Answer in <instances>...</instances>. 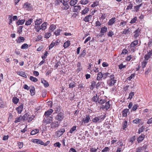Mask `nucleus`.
<instances>
[{"label": "nucleus", "instance_id": "f257e3e1", "mask_svg": "<svg viewBox=\"0 0 152 152\" xmlns=\"http://www.w3.org/2000/svg\"><path fill=\"white\" fill-rule=\"evenodd\" d=\"M109 77V78L107 80V85L110 87L114 86L117 81L114 75L113 74L110 75Z\"/></svg>", "mask_w": 152, "mask_h": 152}, {"label": "nucleus", "instance_id": "f03ea898", "mask_svg": "<svg viewBox=\"0 0 152 152\" xmlns=\"http://www.w3.org/2000/svg\"><path fill=\"white\" fill-rule=\"evenodd\" d=\"M69 0H61L60 1L63 4V6L61 7V9L63 10H67L69 8V6L68 5L67 2Z\"/></svg>", "mask_w": 152, "mask_h": 152}, {"label": "nucleus", "instance_id": "7ed1b4c3", "mask_svg": "<svg viewBox=\"0 0 152 152\" xmlns=\"http://www.w3.org/2000/svg\"><path fill=\"white\" fill-rule=\"evenodd\" d=\"M64 117V114L63 113L60 112L58 113L55 117V119L59 121H62Z\"/></svg>", "mask_w": 152, "mask_h": 152}, {"label": "nucleus", "instance_id": "20e7f679", "mask_svg": "<svg viewBox=\"0 0 152 152\" xmlns=\"http://www.w3.org/2000/svg\"><path fill=\"white\" fill-rule=\"evenodd\" d=\"M53 118L51 116H45L43 120V123L45 125L48 124H50L52 121Z\"/></svg>", "mask_w": 152, "mask_h": 152}, {"label": "nucleus", "instance_id": "39448f33", "mask_svg": "<svg viewBox=\"0 0 152 152\" xmlns=\"http://www.w3.org/2000/svg\"><path fill=\"white\" fill-rule=\"evenodd\" d=\"M23 108V104H21L18 107L16 108V110L18 112V114H20L22 112Z\"/></svg>", "mask_w": 152, "mask_h": 152}, {"label": "nucleus", "instance_id": "423d86ee", "mask_svg": "<svg viewBox=\"0 0 152 152\" xmlns=\"http://www.w3.org/2000/svg\"><path fill=\"white\" fill-rule=\"evenodd\" d=\"M152 56V50H150L148 53L145 55L144 58L145 60L147 61Z\"/></svg>", "mask_w": 152, "mask_h": 152}, {"label": "nucleus", "instance_id": "0eeeda50", "mask_svg": "<svg viewBox=\"0 0 152 152\" xmlns=\"http://www.w3.org/2000/svg\"><path fill=\"white\" fill-rule=\"evenodd\" d=\"M140 31V29L138 28L134 32V36L135 38L136 39L139 36L141 33Z\"/></svg>", "mask_w": 152, "mask_h": 152}, {"label": "nucleus", "instance_id": "6e6552de", "mask_svg": "<svg viewBox=\"0 0 152 152\" xmlns=\"http://www.w3.org/2000/svg\"><path fill=\"white\" fill-rule=\"evenodd\" d=\"M72 10V11L73 12H77L79 11L81 9V7L80 6H75L72 8H71L70 10V11H72L71 10Z\"/></svg>", "mask_w": 152, "mask_h": 152}, {"label": "nucleus", "instance_id": "1a4fd4ad", "mask_svg": "<svg viewBox=\"0 0 152 152\" xmlns=\"http://www.w3.org/2000/svg\"><path fill=\"white\" fill-rule=\"evenodd\" d=\"M51 127L52 129H54L58 127L59 126L58 122L57 121H54L50 124Z\"/></svg>", "mask_w": 152, "mask_h": 152}, {"label": "nucleus", "instance_id": "9d476101", "mask_svg": "<svg viewBox=\"0 0 152 152\" xmlns=\"http://www.w3.org/2000/svg\"><path fill=\"white\" fill-rule=\"evenodd\" d=\"M92 17V16L91 15H89L86 16L84 18H83V20L86 22H89Z\"/></svg>", "mask_w": 152, "mask_h": 152}, {"label": "nucleus", "instance_id": "9b49d317", "mask_svg": "<svg viewBox=\"0 0 152 152\" xmlns=\"http://www.w3.org/2000/svg\"><path fill=\"white\" fill-rule=\"evenodd\" d=\"M53 112V109H50L45 112L44 115L45 116L50 117L49 116L52 114Z\"/></svg>", "mask_w": 152, "mask_h": 152}, {"label": "nucleus", "instance_id": "f8f14e48", "mask_svg": "<svg viewBox=\"0 0 152 152\" xmlns=\"http://www.w3.org/2000/svg\"><path fill=\"white\" fill-rule=\"evenodd\" d=\"M115 17H113L111 19H110L109 21L107 23L108 25L109 26H111L113 25L115 22Z\"/></svg>", "mask_w": 152, "mask_h": 152}, {"label": "nucleus", "instance_id": "ddd939ff", "mask_svg": "<svg viewBox=\"0 0 152 152\" xmlns=\"http://www.w3.org/2000/svg\"><path fill=\"white\" fill-rule=\"evenodd\" d=\"M65 132L64 129H61L57 131V136L58 137H60L61 136L64 132Z\"/></svg>", "mask_w": 152, "mask_h": 152}, {"label": "nucleus", "instance_id": "4468645a", "mask_svg": "<svg viewBox=\"0 0 152 152\" xmlns=\"http://www.w3.org/2000/svg\"><path fill=\"white\" fill-rule=\"evenodd\" d=\"M32 141L35 143L39 144L42 145H43V142L39 139H34Z\"/></svg>", "mask_w": 152, "mask_h": 152}, {"label": "nucleus", "instance_id": "2eb2a0df", "mask_svg": "<svg viewBox=\"0 0 152 152\" xmlns=\"http://www.w3.org/2000/svg\"><path fill=\"white\" fill-rule=\"evenodd\" d=\"M145 136V135L144 134H142L137 138V141L138 142H141L144 139Z\"/></svg>", "mask_w": 152, "mask_h": 152}, {"label": "nucleus", "instance_id": "dca6fc26", "mask_svg": "<svg viewBox=\"0 0 152 152\" xmlns=\"http://www.w3.org/2000/svg\"><path fill=\"white\" fill-rule=\"evenodd\" d=\"M107 27L105 26H104L101 28L100 32L102 35H103L104 34V33L107 31Z\"/></svg>", "mask_w": 152, "mask_h": 152}, {"label": "nucleus", "instance_id": "f3484780", "mask_svg": "<svg viewBox=\"0 0 152 152\" xmlns=\"http://www.w3.org/2000/svg\"><path fill=\"white\" fill-rule=\"evenodd\" d=\"M31 4L28 2L24 3L23 5V7L26 8L27 10H29L31 8Z\"/></svg>", "mask_w": 152, "mask_h": 152}, {"label": "nucleus", "instance_id": "a211bd4d", "mask_svg": "<svg viewBox=\"0 0 152 152\" xmlns=\"http://www.w3.org/2000/svg\"><path fill=\"white\" fill-rule=\"evenodd\" d=\"M99 96H98L97 94H95L91 99V101L92 102H97L99 100Z\"/></svg>", "mask_w": 152, "mask_h": 152}, {"label": "nucleus", "instance_id": "6ab92c4d", "mask_svg": "<svg viewBox=\"0 0 152 152\" xmlns=\"http://www.w3.org/2000/svg\"><path fill=\"white\" fill-rule=\"evenodd\" d=\"M25 39V38L24 37H20L18 38L17 39H16V41L17 43H20L24 42Z\"/></svg>", "mask_w": 152, "mask_h": 152}, {"label": "nucleus", "instance_id": "aec40b11", "mask_svg": "<svg viewBox=\"0 0 152 152\" xmlns=\"http://www.w3.org/2000/svg\"><path fill=\"white\" fill-rule=\"evenodd\" d=\"M17 73L18 75L22 77L25 78L27 77L26 75L25 72H23L22 71H19Z\"/></svg>", "mask_w": 152, "mask_h": 152}, {"label": "nucleus", "instance_id": "412c9836", "mask_svg": "<svg viewBox=\"0 0 152 152\" xmlns=\"http://www.w3.org/2000/svg\"><path fill=\"white\" fill-rule=\"evenodd\" d=\"M42 19H37L35 21V25H39L42 23Z\"/></svg>", "mask_w": 152, "mask_h": 152}, {"label": "nucleus", "instance_id": "4be33fe9", "mask_svg": "<svg viewBox=\"0 0 152 152\" xmlns=\"http://www.w3.org/2000/svg\"><path fill=\"white\" fill-rule=\"evenodd\" d=\"M138 43V41L137 40H135L132 42L130 45V46L131 48H134V47L136 46Z\"/></svg>", "mask_w": 152, "mask_h": 152}, {"label": "nucleus", "instance_id": "5701e85b", "mask_svg": "<svg viewBox=\"0 0 152 152\" xmlns=\"http://www.w3.org/2000/svg\"><path fill=\"white\" fill-rule=\"evenodd\" d=\"M42 83L44 84V86L46 88L48 87L49 86L48 82L46 80H45L44 79H42Z\"/></svg>", "mask_w": 152, "mask_h": 152}, {"label": "nucleus", "instance_id": "b1692460", "mask_svg": "<svg viewBox=\"0 0 152 152\" xmlns=\"http://www.w3.org/2000/svg\"><path fill=\"white\" fill-rule=\"evenodd\" d=\"M90 119V118L89 116L88 115H86V118H83V121L85 124L88 123L89 122Z\"/></svg>", "mask_w": 152, "mask_h": 152}, {"label": "nucleus", "instance_id": "393cba45", "mask_svg": "<svg viewBox=\"0 0 152 152\" xmlns=\"http://www.w3.org/2000/svg\"><path fill=\"white\" fill-rule=\"evenodd\" d=\"M103 77V75L102 73L101 72H99L97 74V77H96V80H101L102 78Z\"/></svg>", "mask_w": 152, "mask_h": 152}, {"label": "nucleus", "instance_id": "a878e982", "mask_svg": "<svg viewBox=\"0 0 152 152\" xmlns=\"http://www.w3.org/2000/svg\"><path fill=\"white\" fill-rule=\"evenodd\" d=\"M129 110L128 109H124L122 111V116L124 117H126L127 116V114Z\"/></svg>", "mask_w": 152, "mask_h": 152}, {"label": "nucleus", "instance_id": "bb28decb", "mask_svg": "<svg viewBox=\"0 0 152 152\" xmlns=\"http://www.w3.org/2000/svg\"><path fill=\"white\" fill-rule=\"evenodd\" d=\"M78 2V0H71L69 2V4L71 6H75Z\"/></svg>", "mask_w": 152, "mask_h": 152}, {"label": "nucleus", "instance_id": "cd10ccee", "mask_svg": "<svg viewBox=\"0 0 152 152\" xmlns=\"http://www.w3.org/2000/svg\"><path fill=\"white\" fill-rule=\"evenodd\" d=\"M29 116V114L28 113H26L23 116H22L23 121H24L25 120H28Z\"/></svg>", "mask_w": 152, "mask_h": 152}, {"label": "nucleus", "instance_id": "c85d7f7f", "mask_svg": "<svg viewBox=\"0 0 152 152\" xmlns=\"http://www.w3.org/2000/svg\"><path fill=\"white\" fill-rule=\"evenodd\" d=\"M19 99L17 98L16 97H14L12 98V102L15 104H17L19 102Z\"/></svg>", "mask_w": 152, "mask_h": 152}, {"label": "nucleus", "instance_id": "c756f323", "mask_svg": "<svg viewBox=\"0 0 152 152\" xmlns=\"http://www.w3.org/2000/svg\"><path fill=\"white\" fill-rule=\"evenodd\" d=\"M25 19L20 20L19 19L16 22V24L18 25H22L25 22Z\"/></svg>", "mask_w": 152, "mask_h": 152}, {"label": "nucleus", "instance_id": "7c9ffc66", "mask_svg": "<svg viewBox=\"0 0 152 152\" xmlns=\"http://www.w3.org/2000/svg\"><path fill=\"white\" fill-rule=\"evenodd\" d=\"M91 84L90 88V89L93 90L96 87V83L95 81H93L91 82Z\"/></svg>", "mask_w": 152, "mask_h": 152}, {"label": "nucleus", "instance_id": "2f4dec72", "mask_svg": "<svg viewBox=\"0 0 152 152\" xmlns=\"http://www.w3.org/2000/svg\"><path fill=\"white\" fill-rule=\"evenodd\" d=\"M47 23L46 22H44L41 25L40 27L42 30H44L46 29L47 26Z\"/></svg>", "mask_w": 152, "mask_h": 152}, {"label": "nucleus", "instance_id": "473e14b6", "mask_svg": "<svg viewBox=\"0 0 152 152\" xmlns=\"http://www.w3.org/2000/svg\"><path fill=\"white\" fill-rule=\"evenodd\" d=\"M89 10V8L85 7V9L83 10L81 12L82 15H85L87 13Z\"/></svg>", "mask_w": 152, "mask_h": 152}, {"label": "nucleus", "instance_id": "72a5a7b5", "mask_svg": "<svg viewBox=\"0 0 152 152\" xmlns=\"http://www.w3.org/2000/svg\"><path fill=\"white\" fill-rule=\"evenodd\" d=\"M70 44V41L69 40H67L65 43H64L63 45V46L65 48H66L68 47Z\"/></svg>", "mask_w": 152, "mask_h": 152}, {"label": "nucleus", "instance_id": "f704fd0d", "mask_svg": "<svg viewBox=\"0 0 152 152\" xmlns=\"http://www.w3.org/2000/svg\"><path fill=\"white\" fill-rule=\"evenodd\" d=\"M21 121H23V119H22V115H20L19 117L15 118L14 122L15 123H17L20 122Z\"/></svg>", "mask_w": 152, "mask_h": 152}, {"label": "nucleus", "instance_id": "c9c22d12", "mask_svg": "<svg viewBox=\"0 0 152 152\" xmlns=\"http://www.w3.org/2000/svg\"><path fill=\"white\" fill-rule=\"evenodd\" d=\"M39 132V130L38 129H36L32 131L31 132L30 134L32 135H34L38 133Z\"/></svg>", "mask_w": 152, "mask_h": 152}, {"label": "nucleus", "instance_id": "e433bc0d", "mask_svg": "<svg viewBox=\"0 0 152 152\" xmlns=\"http://www.w3.org/2000/svg\"><path fill=\"white\" fill-rule=\"evenodd\" d=\"M130 31V29L129 28L127 29H124V31L122 32V33L124 34L125 35H126L129 34Z\"/></svg>", "mask_w": 152, "mask_h": 152}, {"label": "nucleus", "instance_id": "4c0bfd02", "mask_svg": "<svg viewBox=\"0 0 152 152\" xmlns=\"http://www.w3.org/2000/svg\"><path fill=\"white\" fill-rule=\"evenodd\" d=\"M5 106L2 98L0 97V108H4Z\"/></svg>", "mask_w": 152, "mask_h": 152}, {"label": "nucleus", "instance_id": "58836bf2", "mask_svg": "<svg viewBox=\"0 0 152 152\" xmlns=\"http://www.w3.org/2000/svg\"><path fill=\"white\" fill-rule=\"evenodd\" d=\"M110 105L109 103V101H107L105 103V107L106 110H108L110 107Z\"/></svg>", "mask_w": 152, "mask_h": 152}, {"label": "nucleus", "instance_id": "ea45409f", "mask_svg": "<svg viewBox=\"0 0 152 152\" xmlns=\"http://www.w3.org/2000/svg\"><path fill=\"white\" fill-rule=\"evenodd\" d=\"M33 22V19H30L26 21L25 25L26 26H28L30 25Z\"/></svg>", "mask_w": 152, "mask_h": 152}, {"label": "nucleus", "instance_id": "a19ab883", "mask_svg": "<svg viewBox=\"0 0 152 152\" xmlns=\"http://www.w3.org/2000/svg\"><path fill=\"white\" fill-rule=\"evenodd\" d=\"M35 25L34 28L35 31L37 32H39L40 30L41 29L40 26L39 25Z\"/></svg>", "mask_w": 152, "mask_h": 152}, {"label": "nucleus", "instance_id": "79ce46f5", "mask_svg": "<svg viewBox=\"0 0 152 152\" xmlns=\"http://www.w3.org/2000/svg\"><path fill=\"white\" fill-rule=\"evenodd\" d=\"M146 61H143L142 62V67L143 69L145 68L148 62Z\"/></svg>", "mask_w": 152, "mask_h": 152}, {"label": "nucleus", "instance_id": "37998d69", "mask_svg": "<svg viewBox=\"0 0 152 152\" xmlns=\"http://www.w3.org/2000/svg\"><path fill=\"white\" fill-rule=\"evenodd\" d=\"M106 117V115L104 114V115H101L99 117V122H101Z\"/></svg>", "mask_w": 152, "mask_h": 152}, {"label": "nucleus", "instance_id": "c03bdc74", "mask_svg": "<svg viewBox=\"0 0 152 152\" xmlns=\"http://www.w3.org/2000/svg\"><path fill=\"white\" fill-rule=\"evenodd\" d=\"M80 2L81 4L85 5L89 2V0H81Z\"/></svg>", "mask_w": 152, "mask_h": 152}, {"label": "nucleus", "instance_id": "a18cd8bd", "mask_svg": "<svg viewBox=\"0 0 152 152\" xmlns=\"http://www.w3.org/2000/svg\"><path fill=\"white\" fill-rule=\"evenodd\" d=\"M35 90L34 87H32L30 90V92L31 93V96H33L35 94Z\"/></svg>", "mask_w": 152, "mask_h": 152}, {"label": "nucleus", "instance_id": "49530a36", "mask_svg": "<svg viewBox=\"0 0 152 152\" xmlns=\"http://www.w3.org/2000/svg\"><path fill=\"white\" fill-rule=\"evenodd\" d=\"M101 25V23L99 20L96 21L95 23V27H97L98 28Z\"/></svg>", "mask_w": 152, "mask_h": 152}, {"label": "nucleus", "instance_id": "de8ad7c7", "mask_svg": "<svg viewBox=\"0 0 152 152\" xmlns=\"http://www.w3.org/2000/svg\"><path fill=\"white\" fill-rule=\"evenodd\" d=\"M127 125V121L126 120H125L124 122L123 123V129L124 130L126 128Z\"/></svg>", "mask_w": 152, "mask_h": 152}, {"label": "nucleus", "instance_id": "09e8293b", "mask_svg": "<svg viewBox=\"0 0 152 152\" xmlns=\"http://www.w3.org/2000/svg\"><path fill=\"white\" fill-rule=\"evenodd\" d=\"M142 4H141L137 6H134V9L136 12H138L139 11L140 7L142 6Z\"/></svg>", "mask_w": 152, "mask_h": 152}, {"label": "nucleus", "instance_id": "8fccbe9b", "mask_svg": "<svg viewBox=\"0 0 152 152\" xmlns=\"http://www.w3.org/2000/svg\"><path fill=\"white\" fill-rule=\"evenodd\" d=\"M76 83L74 82L70 83L69 84V87L70 88H73L76 86Z\"/></svg>", "mask_w": 152, "mask_h": 152}, {"label": "nucleus", "instance_id": "3c124183", "mask_svg": "<svg viewBox=\"0 0 152 152\" xmlns=\"http://www.w3.org/2000/svg\"><path fill=\"white\" fill-rule=\"evenodd\" d=\"M30 79L31 81L35 82H37L38 81V79L32 76H31L30 77Z\"/></svg>", "mask_w": 152, "mask_h": 152}, {"label": "nucleus", "instance_id": "603ef678", "mask_svg": "<svg viewBox=\"0 0 152 152\" xmlns=\"http://www.w3.org/2000/svg\"><path fill=\"white\" fill-rule=\"evenodd\" d=\"M151 71V68L149 67L148 68L146 69L145 71V74L146 75H148V73Z\"/></svg>", "mask_w": 152, "mask_h": 152}, {"label": "nucleus", "instance_id": "864d4df0", "mask_svg": "<svg viewBox=\"0 0 152 152\" xmlns=\"http://www.w3.org/2000/svg\"><path fill=\"white\" fill-rule=\"evenodd\" d=\"M114 34L112 30H110V31L107 33V36L109 37H112Z\"/></svg>", "mask_w": 152, "mask_h": 152}, {"label": "nucleus", "instance_id": "5fc2aeb1", "mask_svg": "<svg viewBox=\"0 0 152 152\" xmlns=\"http://www.w3.org/2000/svg\"><path fill=\"white\" fill-rule=\"evenodd\" d=\"M100 100H98V102L99 103L101 104H103L104 103L106 102V101L105 100V99H101L100 98Z\"/></svg>", "mask_w": 152, "mask_h": 152}, {"label": "nucleus", "instance_id": "6e6d98bb", "mask_svg": "<svg viewBox=\"0 0 152 152\" xmlns=\"http://www.w3.org/2000/svg\"><path fill=\"white\" fill-rule=\"evenodd\" d=\"M61 31V30L60 29H57L54 32V34L56 36H58L60 35V33Z\"/></svg>", "mask_w": 152, "mask_h": 152}, {"label": "nucleus", "instance_id": "4d7b16f0", "mask_svg": "<svg viewBox=\"0 0 152 152\" xmlns=\"http://www.w3.org/2000/svg\"><path fill=\"white\" fill-rule=\"evenodd\" d=\"M28 45L26 43H24L21 47V49H25L28 48Z\"/></svg>", "mask_w": 152, "mask_h": 152}, {"label": "nucleus", "instance_id": "13d9d810", "mask_svg": "<svg viewBox=\"0 0 152 152\" xmlns=\"http://www.w3.org/2000/svg\"><path fill=\"white\" fill-rule=\"evenodd\" d=\"M76 126H73L72 128H71L69 130V133L72 134L73 132L76 130Z\"/></svg>", "mask_w": 152, "mask_h": 152}, {"label": "nucleus", "instance_id": "bf43d9fd", "mask_svg": "<svg viewBox=\"0 0 152 152\" xmlns=\"http://www.w3.org/2000/svg\"><path fill=\"white\" fill-rule=\"evenodd\" d=\"M99 4V1H96L94 2L93 3V4H91V7H95L96 6H97Z\"/></svg>", "mask_w": 152, "mask_h": 152}, {"label": "nucleus", "instance_id": "052dcab7", "mask_svg": "<svg viewBox=\"0 0 152 152\" xmlns=\"http://www.w3.org/2000/svg\"><path fill=\"white\" fill-rule=\"evenodd\" d=\"M55 29V26L54 25H52L50 26L49 28V31H53Z\"/></svg>", "mask_w": 152, "mask_h": 152}, {"label": "nucleus", "instance_id": "680f3d73", "mask_svg": "<svg viewBox=\"0 0 152 152\" xmlns=\"http://www.w3.org/2000/svg\"><path fill=\"white\" fill-rule=\"evenodd\" d=\"M145 129V127L143 126H142L141 127L139 128L138 133L140 134L143 131L144 129Z\"/></svg>", "mask_w": 152, "mask_h": 152}, {"label": "nucleus", "instance_id": "e2e57ef3", "mask_svg": "<svg viewBox=\"0 0 152 152\" xmlns=\"http://www.w3.org/2000/svg\"><path fill=\"white\" fill-rule=\"evenodd\" d=\"M18 146L20 149L21 148H23V142H18Z\"/></svg>", "mask_w": 152, "mask_h": 152}, {"label": "nucleus", "instance_id": "0e129e2a", "mask_svg": "<svg viewBox=\"0 0 152 152\" xmlns=\"http://www.w3.org/2000/svg\"><path fill=\"white\" fill-rule=\"evenodd\" d=\"M136 139V136H134L130 138L129 140L130 142L132 143L133 142L135 141Z\"/></svg>", "mask_w": 152, "mask_h": 152}, {"label": "nucleus", "instance_id": "69168bd1", "mask_svg": "<svg viewBox=\"0 0 152 152\" xmlns=\"http://www.w3.org/2000/svg\"><path fill=\"white\" fill-rule=\"evenodd\" d=\"M92 121L96 123L98 121L99 122V117H96L92 119Z\"/></svg>", "mask_w": 152, "mask_h": 152}, {"label": "nucleus", "instance_id": "338daca9", "mask_svg": "<svg viewBox=\"0 0 152 152\" xmlns=\"http://www.w3.org/2000/svg\"><path fill=\"white\" fill-rule=\"evenodd\" d=\"M34 117H35L34 115H31L30 117H29L28 119V122H30L34 119Z\"/></svg>", "mask_w": 152, "mask_h": 152}, {"label": "nucleus", "instance_id": "774afa93", "mask_svg": "<svg viewBox=\"0 0 152 152\" xmlns=\"http://www.w3.org/2000/svg\"><path fill=\"white\" fill-rule=\"evenodd\" d=\"M141 120V119L137 118L135 120H133V123L134 124H138L140 122V121Z\"/></svg>", "mask_w": 152, "mask_h": 152}]
</instances>
